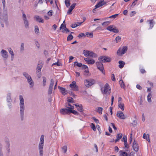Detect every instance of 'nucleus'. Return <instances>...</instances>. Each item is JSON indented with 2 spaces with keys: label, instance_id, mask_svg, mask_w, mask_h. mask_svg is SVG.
Masks as SVG:
<instances>
[{
  "label": "nucleus",
  "instance_id": "11",
  "mask_svg": "<svg viewBox=\"0 0 156 156\" xmlns=\"http://www.w3.org/2000/svg\"><path fill=\"white\" fill-rule=\"evenodd\" d=\"M60 112L63 115H65L66 114H69L70 113V109L67 108H62L60 110Z\"/></svg>",
  "mask_w": 156,
  "mask_h": 156
},
{
  "label": "nucleus",
  "instance_id": "37",
  "mask_svg": "<svg viewBox=\"0 0 156 156\" xmlns=\"http://www.w3.org/2000/svg\"><path fill=\"white\" fill-rule=\"evenodd\" d=\"M62 149L64 153H66L67 149V147L66 145H64L62 147Z\"/></svg>",
  "mask_w": 156,
  "mask_h": 156
},
{
  "label": "nucleus",
  "instance_id": "15",
  "mask_svg": "<svg viewBox=\"0 0 156 156\" xmlns=\"http://www.w3.org/2000/svg\"><path fill=\"white\" fill-rule=\"evenodd\" d=\"M133 150L135 151H137L139 149L138 146V144H136V142L135 140L134 141L133 145Z\"/></svg>",
  "mask_w": 156,
  "mask_h": 156
},
{
  "label": "nucleus",
  "instance_id": "35",
  "mask_svg": "<svg viewBox=\"0 0 156 156\" xmlns=\"http://www.w3.org/2000/svg\"><path fill=\"white\" fill-rule=\"evenodd\" d=\"M97 110L99 114H101L102 113L103 108L101 107H98L97 108Z\"/></svg>",
  "mask_w": 156,
  "mask_h": 156
},
{
  "label": "nucleus",
  "instance_id": "4",
  "mask_svg": "<svg viewBox=\"0 0 156 156\" xmlns=\"http://www.w3.org/2000/svg\"><path fill=\"white\" fill-rule=\"evenodd\" d=\"M44 136L41 135L40 138V141L39 144L38 149L39 151L40 156H43V148L44 144Z\"/></svg>",
  "mask_w": 156,
  "mask_h": 156
},
{
  "label": "nucleus",
  "instance_id": "52",
  "mask_svg": "<svg viewBox=\"0 0 156 156\" xmlns=\"http://www.w3.org/2000/svg\"><path fill=\"white\" fill-rule=\"evenodd\" d=\"M110 23V22L109 21H106L104 22L102 24V25L103 26H106L108 25Z\"/></svg>",
  "mask_w": 156,
  "mask_h": 156
},
{
  "label": "nucleus",
  "instance_id": "34",
  "mask_svg": "<svg viewBox=\"0 0 156 156\" xmlns=\"http://www.w3.org/2000/svg\"><path fill=\"white\" fill-rule=\"evenodd\" d=\"M24 50V45L23 43H21L20 48V51L23 52Z\"/></svg>",
  "mask_w": 156,
  "mask_h": 156
},
{
  "label": "nucleus",
  "instance_id": "39",
  "mask_svg": "<svg viewBox=\"0 0 156 156\" xmlns=\"http://www.w3.org/2000/svg\"><path fill=\"white\" fill-rule=\"evenodd\" d=\"M77 109L79 111L81 112H82L83 111V108L81 105H80L79 107L77 108Z\"/></svg>",
  "mask_w": 156,
  "mask_h": 156
},
{
  "label": "nucleus",
  "instance_id": "64",
  "mask_svg": "<svg viewBox=\"0 0 156 156\" xmlns=\"http://www.w3.org/2000/svg\"><path fill=\"white\" fill-rule=\"evenodd\" d=\"M128 154L125 152H123L122 153V156H127Z\"/></svg>",
  "mask_w": 156,
  "mask_h": 156
},
{
  "label": "nucleus",
  "instance_id": "9",
  "mask_svg": "<svg viewBox=\"0 0 156 156\" xmlns=\"http://www.w3.org/2000/svg\"><path fill=\"white\" fill-rule=\"evenodd\" d=\"M22 18L25 27L26 28H29V22L27 19L26 16L24 12H22Z\"/></svg>",
  "mask_w": 156,
  "mask_h": 156
},
{
  "label": "nucleus",
  "instance_id": "2",
  "mask_svg": "<svg viewBox=\"0 0 156 156\" xmlns=\"http://www.w3.org/2000/svg\"><path fill=\"white\" fill-rule=\"evenodd\" d=\"M20 114L21 120L23 121L24 120V111L25 110L24 100L22 95L20 96Z\"/></svg>",
  "mask_w": 156,
  "mask_h": 156
},
{
  "label": "nucleus",
  "instance_id": "1",
  "mask_svg": "<svg viewBox=\"0 0 156 156\" xmlns=\"http://www.w3.org/2000/svg\"><path fill=\"white\" fill-rule=\"evenodd\" d=\"M0 24L2 27H4L5 26L8 27L9 25L8 21V16L7 10L4 11V13L2 14L0 16Z\"/></svg>",
  "mask_w": 156,
  "mask_h": 156
},
{
  "label": "nucleus",
  "instance_id": "26",
  "mask_svg": "<svg viewBox=\"0 0 156 156\" xmlns=\"http://www.w3.org/2000/svg\"><path fill=\"white\" fill-rule=\"evenodd\" d=\"M118 107L122 110H124V105L123 103L121 102H119Z\"/></svg>",
  "mask_w": 156,
  "mask_h": 156
},
{
  "label": "nucleus",
  "instance_id": "56",
  "mask_svg": "<svg viewBox=\"0 0 156 156\" xmlns=\"http://www.w3.org/2000/svg\"><path fill=\"white\" fill-rule=\"evenodd\" d=\"M124 142V145H125V147L126 148H128L129 147H128V144H127V140H125V141Z\"/></svg>",
  "mask_w": 156,
  "mask_h": 156
},
{
  "label": "nucleus",
  "instance_id": "44",
  "mask_svg": "<svg viewBox=\"0 0 156 156\" xmlns=\"http://www.w3.org/2000/svg\"><path fill=\"white\" fill-rule=\"evenodd\" d=\"M73 38V36L71 34L69 35L67 38V40L68 41H70L72 40Z\"/></svg>",
  "mask_w": 156,
  "mask_h": 156
},
{
  "label": "nucleus",
  "instance_id": "14",
  "mask_svg": "<svg viewBox=\"0 0 156 156\" xmlns=\"http://www.w3.org/2000/svg\"><path fill=\"white\" fill-rule=\"evenodd\" d=\"M58 89L60 90V92L63 95H65L67 93V90H66L64 88L61 87L59 86H58Z\"/></svg>",
  "mask_w": 156,
  "mask_h": 156
},
{
  "label": "nucleus",
  "instance_id": "23",
  "mask_svg": "<svg viewBox=\"0 0 156 156\" xmlns=\"http://www.w3.org/2000/svg\"><path fill=\"white\" fill-rule=\"evenodd\" d=\"M119 67L121 69L122 68L125 64V63L124 62L121 61H119Z\"/></svg>",
  "mask_w": 156,
  "mask_h": 156
},
{
  "label": "nucleus",
  "instance_id": "50",
  "mask_svg": "<svg viewBox=\"0 0 156 156\" xmlns=\"http://www.w3.org/2000/svg\"><path fill=\"white\" fill-rule=\"evenodd\" d=\"M37 76L39 78H40L41 76V72L36 71Z\"/></svg>",
  "mask_w": 156,
  "mask_h": 156
},
{
  "label": "nucleus",
  "instance_id": "59",
  "mask_svg": "<svg viewBox=\"0 0 156 156\" xmlns=\"http://www.w3.org/2000/svg\"><path fill=\"white\" fill-rule=\"evenodd\" d=\"M35 43L37 47L38 48H39L40 47V44H39L38 43V41H35Z\"/></svg>",
  "mask_w": 156,
  "mask_h": 156
},
{
  "label": "nucleus",
  "instance_id": "54",
  "mask_svg": "<svg viewBox=\"0 0 156 156\" xmlns=\"http://www.w3.org/2000/svg\"><path fill=\"white\" fill-rule=\"evenodd\" d=\"M2 147L0 145V156H3V154L2 151Z\"/></svg>",
  "mask_w": 156,
  "mask_h": 156
},
{
  "label": "nucleus",
  "instance_id": "31",
  "mask_svg": "<svg viewBox=\"0 0 156 156\" xmlns=\"http://www.w3.org/2000/svg\"><path fill=\"white\" fill-rule=\"evenodd\" d=\"M86 34L88 37H90L91 38L93 37V34L92 32L90 33V32H86Z\"/></svg>",
  "mask_w": 156,
  "mask_h": 156
},
{
  "label": "nucleus",
  "instance_id": "8",
  "mask_svg": "<svg viewBox=\"0 0 156 156\" xmlns=\"http://www.w3.org/2000/svg\"><path fill=\"white\" fill-rule=\"evenodd\" d=\"M102 62H97L96 64L97 68L101 71L103 74H105V72L104 71L103 65L102 63Z\"/></svg>",
  "mask_w": 156,
  "mask_h": 156
},
{
  "label": "nucleus",
  "instance_id": "7",
  "mask_svg": "<svg viewBox=\"0 0 156 156\" xmlns=\"http://www.w3.org/2000/svg\"><path fill=\"white\" fill-rule=\"evenodd\" d=\"M95 80L93 79L89 80H84L85 85L87 87H89L95 83Z\"/></svg>",
  "mask_w": 156,
  "mask_h": 156
},
{
  "label": "nucleus",
  "instance_id": "18",
  "mask_svg": "<svg viewBox=\"0 0 156 156\" xmlns=\"http://www.w3.org/2000/svg\"><path fill=\"white\" fill-rule=\"evenodd\" d=\"M8 49L9 53L11 55V60L12 61L14 58V54L11 48H8Z\"/></svg>",
  "mask_w": 156,
  "mask_h": 156
},
{
  "label": "nucleus",
  "instance_id": "25",
  "mask_svg": "<svg viewBox=\"0 0 156 156\" xmlns=\"http://www.w3.org/2000/svg\"><path fill=\"white\" fill-rule=\"evenodd\" d=\"M151 97L152 95L151 93H149L147 95V98L148 101L149 103H151L152 101V100L151 99Z\"/></svg>",
  "mask_w": 156,
  "mask_h": 156
},
{
  "label": "nucleus",
  "instance_id": "47",
  "mask_svg": "<svg viewBox=\"0 0 156 156\" xmlns=\"http://www.w3.org/2000/svg\"><path fill=\"white\" fill-rule=\"evenodd\" d=\"M35 31L36 34H38L39 33V30L38 27H35Z\"/></svg>",
  "mask_w": 156,
  "mask_h": 156
},
{
  "label": "nucleus",
  "instance_id": "62",
  "mask_svg": "<svg viewBox=\"0 0 156 156\" xmlns=\"http://www.w3.org/2000/svg\"><path fill=\"white\" fill-rule=\"evenodd\" d=\"M136 13V12L134 11H133L131 12V13L130 14V16L131 17H132L133 16L134 14Z\"/></svg>",
  "mask_w": 156,
  "mask_h": 156
},
{
  "label": "nucleus",
  "instance_id": "53",
  "mask_svg": "<svg viewBox=\"0 0 156 156\" xmlns=\"http://www.w3.org/2000/svg\"><path fill=\"white\" fill-rule=\"evenodd\" d=\"M83 36L85 37L86 35H85L84 33H81L80 34L78 37L79 38H80Z\"/></svg>",
  "mask_w": 156,
  "mask_h": 156
},
{
  "label": "nucleus",
  "instance_id": "51",
  "mask_svg": "<svg viewBox=\"0 0 156 156\" xmlns=\"http://www.w3.org/2000/svg\"><path fill=\"white\" fill-rule=\"evenodd\" d=\"M152 20H151L148 21L150 22V27L151 28H152L153 27V23L152 22Z\"/></svg>",
  "mask_w": 156,
  "mask_h": 156
},
{
  "label": "nucleus",
  "instance_id": "12",
  "mask_svg": "<svg viewBox=\"0 0 156 156\" xmlns=\"http://www.w3.org/2000/svg\"><path fill=\"white\" fill-rule=\"evenodd\" d=\"M117 116L121 119H124L126 117L124 115L123 113L121 111L118 112L117 113Z\"/></svg>",
  "mask_w": 156,
  "mask_h": 156
},
{
  "label": "nucleus",
  "instance_id": "19",
  "mask_svg": "<svg viewBox=\"0 0 156 156\" xmlns=\"http://www.w3.org/2000/svg\"><path fill=\"white\" fill-rule=\"evenodd\" d=\"M106 3L105 2H103L102 1H101L100 2H99L98 4L96 5L95 6V8H98L104 4H105Z\"/></svg>",
  "mask_w": 156,
  "mask_h": 156
},
{
  "label": "nucleus",
  "instance_id": "43",
  "mask_svg": "<svg viewBox=\"0 0 156 156\" xmlns=\"http://www.w3.org/2000/svg\"><path fill=\"white\" fill-rule=\"evenodd\" d=\"M66 107L69 109H72L74 108V106L71 105L70 104H68V105H66Z\"/></svg>",
  "mask_w": 156,
  "mask_h": 156
},
{
  "label": "nucleus",
  "instance_id": "21",
  "mask_svg": "<svg viewBox=\"0 0 156 156\" xmlns=\"http://www.w3.org/2000/svg\"><path fill=\"white\" fill-rule=\"evenodd\" d=\"M6 148L7 153H8V154H9L10 152V149L9 148L10 144L9 142H6Z\"/></svg>",
  "mask_w": 156,
  "mask_h": 156
},
{
  "label": "nucleus",
  "instance_id": "41",
  "mask_svg": "<svg viewBox=\"0 0 156 156\" xmlns=\"http://www.w3.org/2000/svg\"><path fill=\"white\" fill-rule=\"evenodd\" d=\"M70 113H72L76 115H77L79 114L78 112H77L75 110H73L72 109H70Z\"/></svg>",
  "mask_w": 156,
  "mask_h": 156
},
{
  "label": "nucleus",
  "instance_id": "49",
  "mask_svg": "<svg viewBox=\"0 0 156 156\" xmlns=\"http://www.w3.org/2000/svg\"><path fill=\"white\" fill-rule=\"evenodd\" d=\"M91 128L93 129V130L94 131H96V128L94 124L93 123H91Z\"/></svg>",
  "mask_w": 156,
  "mask_h": 156
},
{
  "label": "nucleus",
  "instance_id": "22",
  "mask_svg": "<svg viewBox=\"0 0 156 156\" xmlns=\"http://www.w3.org/2000/svg\"><path fill=\"white\" fill-rule=\"evenodd\" d=\"M143 137L144 139H146L149 142H150L149 138V135L147 134L146 135L145 133H144L143 135Z\"/></svg>",
  "mask_w": 156,
  "mask_h": 156
},
{
  "label": "nucleus",
  "instance_id": "17",
  "mask_svg": "<svg viewBox=\"0 0 156 156\" xmlns=\"http://www.w3.org/2000/svg\"><path fill=\"white\" fill-rule=\"evenodd\" d=\"M34 19L36 20L37 21L39 22H41L42 23H44L43 20L42 18H40V17L38 16H35L34 17Z\"/></svg>",
  "mask_w": 156,
  "mask_h": 156
},
{
  "label": "nucleus",
  "instance_id": "30",
  "mask_svg": "<svg viewBox=\"0 0 156 156\" xmlns=\"http://www.w3.org/2000/svg\"><path fill=\"white\" fill-rule=\"evenodd\" d=\"M119 83L120 84L121 87L123 88H125V86L124 83L123 82V81L122 80H121L119 81Z\"/></svg>",
  "mask_w": 156,
  "mask_h": 156
},
{
  "label": "nucleus",
  "instance_id": "46",
  "mask_svg": "<svg viewBox=\"0 0 156 156\" xmlns=\"http://www.w3.org/2000/svg\"><path fill=\"white\" fill-rule=\"evenodd\" d=\"M114 26H110L108 27L107 29L109 31H112V28H113Z\"/></svg>",
  "mask_w": 156,
  "mask_h": 156
},
{
  "label": "nucleus",
  "instance_id": "27",
  "mask_svg": "<svg viewBox=\"0 0 156 156\" xmlns=\"http://www.w3.org/2000/svg\"><path fill=\"white\" fill-rule=\"evenodd\" d=\"M122 133H119L118 134L117 136V139L115 140V142H116L119 141L122 137Z\"/></svg>",
  "mask_w": 156,
  "mask_h": 156
},
{
  "label": "nucleus",
  "instance_id": "42",
  "mask_svg": "<svg viewBox=\"0 0 156 156\" xmlns=\"http://www.w3.org/2000/svg\"><path fill=\"white\" fill-rule=\"evenodd\" d=\"M65 26H66L65 24H62L60 28V30L62 29V32H65V28H64V27Z\"/></svg>",
  "mask_w": 156,
  "mask_h": 156
},
{
  "label": "nucleus",
  "instance_id": "10",
  "mask_svg": "<svg viewBox=\"0 0 156 156\" xmlns=\"http://www.w3.org/2000/svg\"><path fill=\"white\" fill-rule=\"evenodd\" d=\"M54 84V81L53 79H51V80L50 84V85L48 90V93L49 94H51L52 93V90Z\"/></svg>",
  "mask_w": 156,
  "mask_h": 156
},
{
  "label": "nucleus",
  "instance_id": "28",
  "mask_svg": "<svg viewBox=\"0 0 156 156\" xmlns=\"http://www.w3.org/2000/svg\"><path fill=\"white\" fill-rule=\"evenodd\" d=\"M42 67L43 66L41 64H38L37 66L36 71L41 72V69Z\"/></svg>",
  "mask_w": 156,
  "mask_h": 156
},
{
  "label": "nucleus",
  "instance_id": "60",
  "mask_svg": "<svg viewBox=\"0 0 156 156\" xmlns=\"http://www.w3.org/2000/svg\"><path fill=\"white\" fill-rule=\"evenodd\" d=\"M44 54L45 55V57H47L48 56V53L47 51L44 50Z\"/></svg>",
  "mask_w": 156,
  "mask_h": 156
},
{
  "label": "nucleus",
  "instance_id": "29",
  "mask_svg": "<svg viewBox=\"0 0 156 156\" xmlns=\"http://www.w3.org/2000/svg\"><path fill=\"white\" fill-rule=\"evenodd\" d=\"M83 53L85 56L87 57H88L89 55L90 51L84 50Z\"/></svg>",
  "mask_w": 156,
  "mask_h": 156
},
{
  "label": "nucleus",
  "instance_id": "63",
  "mask_svg": "<svg viewBox=\"0 0 156 156\" xmlns=\"http://www.w3.org/2000/svg\"><path fill=\"white\" fill-rule=\"evenodd\" d=\"M53 12L52 10H50L48 13V16H52V13Z\"/></svg>",
  "mask_w": 156,
  "mask_h": 156
},
{
  "label": "nucleus",
  "instance_id": "32",
  "mask_svg": "<svg viewBox=\"0 0 156 156\" xmlns=\"http://www.w3.org/2000/svg\"><path fill=\"white\" fill-rule=\"evenodd\" d=\"M95 62V61L94 59H89L87 63L90 64H93Z\"/></svg>",
  "mask_w": 156,
  "mask_h": 156
},
{
  "label": "nucleus",
  "instance_id": "20",
  "mask_svg": "<svg viewBox=\"0 0 156 156\" xmlns=\"http://www.w3.org/2000/svg\"><path fill=\"white\" fill-rule=\"evenodd\" d=\"M89 56L92 58H96L98 56V55L94 53L93 52L91 51H90Z\"/></svg>",
  "mask_w": 156,
  "mask_h": 156
},
{
  "label": "nucleus",
  "instance_id": "45",
  "mask_svg": "<svg viewBox=\"0 0 156 156\" xmlns=\"http://www.w3.org/2000/svg\"><path fill=\"white\" fill-rule=\"evenodd\" d=\"M112 32L114 33H118L119 32V30L118 29L116 28L114 26L113 28H112Z\"/></svg>",
  "mask_w": 156,
  "mask_h": 156
},
{
  "label": "nucleus",
  "instance_id": "24",
  "mask_svg": "<svg viewBox=\"0 0 156 156\" xmlns=\"http://www.w3.org/2000/svg\"><path fill=\"white\" fill-rule=\"evenodd\" d=\"M127 48L126 46L123 47L122 50L121 55H122L125 53L127 51Z\"/></svg>",
  "mask_w": 156,
  "mask_h": 156
},
{
  "label": "nucleus",
  "instance_id": "5",
  "mask_svg": "<svg viewBox=\"0 0 156 156\" xmlns=\"http://www.w3.org/2000/svg\"><path fill=\"white\" fill-rule=\"evenodd\" d=\"M23 75L27 79V82L30 84V87L32 88L34 85V83L31 76L27 73H23Z\"/></svg>",
  "mask_w": 156,
  "mask_h": 156
},
{
  "label": "nucleus",
  "instance_id": "48",
  "mask_svg": "<svg viewBox=\"0 0 156 156\" xmlns=\"http://www.w3.org/2000/svg\"><path fill=\"white\" fill-rule=\"evenodd\" d=\"M121 39V38L119 36L117 37L115 39V40L116 43L119 42L120 41Z\"/></svg>",
  "mask_w": 156,
  "mask_h": 156
},
{
  "label": "nucleus",
  "instance_id": "58",
  "mask_svg": "<svg viewBox=\"0 0 156 156\" xmlns=\"http://www.w3.org/2000/svg\"><path fill=\"white\" fill-rule=\"evenodd\" d=\"M77 27V25L76 23H74L71 25V27L73 28H74Z\"/></svg>",
  "mask_w": 156,
  "mask_h": 156
},
{
  "label": "nucleus",
  "instance_id": "33",
  "mask_svg": "<svg viewBox=\"0 0 156 156\" xmlns=\"http://www.w3.org/2000/svg\"><path fill=\"white\" fill-rule=\"evenodd\" d=\"M76 83L75 81H73L72 83L70 84L69 86L72 88V89L76 86Z\"/></svg>",
  "mask_w": 156,
  "mask_h": 156
},
{
  "label": "nucleus",
  "instance_id": "13",
  "mask_svg": "<svg viewBox=\"0 0 156 156\" xmlns=\"http://www.w3.org/2000/svg\"><path fill=\"white\" fill-rule=\"evenodd\" d=\"M1 53L2 54V56L3 58L5 59H7L8 57V52L2 49L1 51Z\"/></svg>",
  "mask_w": 156,
  "mask_h": 156
},
{
  "label": "nucleus",
  "instance_id": "16",
  "mask_svg": "<svg viewBox=\"0 0 156 156\" xmlns=\"http://www.w3.org/2000/svg\"><path fill=\"white\" fill-rule=\"evenodd\" d=\"M76 5V3H73L71 5L67 11V13L68 14H71V12L72 11V10L75 7Z\"/></svg>",
  "mask_w": 156,
  "mask_h": 156
},
{
  "label": "nucleus",
  "instance_id": "36",
  "mask_svg": "<svg viewBox=\"0 0 156 156\" xmlns=\"http://www.w3.org/2000/svg\"><path fill=\"white\" fill-rule=\"evenodd\" d=\"M43 78V87H44L46 85V78L44 76L42 77Z\"/></svg>",
  "mask_w": 156,
  "mask_h": 156
},
{
  "label": "nucleus",
  "instance_id": "61",
  "mask_svg": "<svg viewBox=\"0 0 156 156\" xmlns=\"http://www.w3.org/2000/svg\"><path fill=\"white\" fill-rule=\"evenodd\" d=\"M119 15L118 14H115L114 15H113L112 16H110L109 17V18H116L118 15Z\"/></svg>",
  "mask_w": 156,
  "mask_h": 156
},
{
  "label": "nucleus",
  "instance_id": "57",
  "mask_svg": "<svg viewBox=\"0 0 156 156\" xmlns=\"http://www.w3.org/2000/svg\"><path fill=\"white\" fill-rule=\"evenodd\" d=\"M82 69H88V68L87 66L84 65H83L82 66Z\"/></svg>",
  "mask_w": 156,
  "mask_h": 156
},
{
  "label": "nucleus",
  "instance_id": "3",
  "mask_svg": "<svg viewBox=\"0 0 156 156\" xmlns=\"http://www.w3.org/2000/svg\"><path fill=\"white\" fill-rule=\"evenodd\" d=\"M103 85L102 83L100 85L101 87V90L102 93L103 94L109 95L111 93V88L108 83H106L104 87H102Z\"/></svg>",
  "mask_w": 156,
  "mask_h": 156
},
{
  "label": "nucleus",
  "instance_id": "38",
  "mask_svg": "<svg viewBox=\"0 0 156 156\" xmlns=\"http://www.w3.org/2000/svg\"><path fill=\"white\" fill-rule=\"evenodd\" d=\"M65 2L67 7H68L70 6V3L69 0H65Z\"/></svg>",
  "mask_w": 156,
  "mask_h": 156
},
{
  "label": "nucleus",
  "instance_id": "40",
  "mask_svg": "<svg viewBox=\"0 0 156 156\" xmlns=\"http://www.w3.org/2000/svg\"><path fill=\"white\" fill-rule=\"evenodd\" d=\"M74 66H77L78 67H80L82 66V64L80 63H78L77 62H76L74 63Z\"/></svg>",
  "mask_w": 156,
  "mask_h": 156
},
{
  "label": "nucleus",
  "instance_id": "6",
  "mask_svg": "<svg viewBox=\"0 0 156 156\" xmlns=\"http://www.w3.org/2000/svg\"><path fill=\"white\" fill-rule=\"evenodd\" d=\"M98 60L102 62H111V58L107 56H101L98 58Z\"/></svg>",
  "mask_w": 156,
  "mask_h": 156
},
{
  "label": "nucleus",
  "instance_id": "55",
  "mask_svg": "<svg viewBox=\"0 0 156 156\" xmlns=\"http://www.w3.org/2000/svg\"><path fill=\"white\" fill-rule=\"evenodd\" d=\"M72 90L75 91H77L78 90V86H76L75 87H73V88L72 89Z\"/></svg>",
  "mask_w": 156,
  "mask_h": 156
}]
</instances>
